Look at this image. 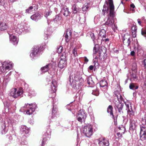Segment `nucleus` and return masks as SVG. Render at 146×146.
Masks as SVG:
<instances>
[{
  "mask_svg": "<svg viewBox=\"0 0 146 146\" xmlns=\"http://www.w3.org/2000/svg\"><path fill=\"white\" fill-rule=\"evenodd\" d=\"M108 2L106 1L103 6V9L102 10V15H104L106 12L108 13L109 9L110 13L108 16V19L106 22V25L111 27L112 29L114 30L117 29V26L114 23L113 18L114 16V7L113 4V0H108Z\"/></svg>",
  "mask_w": 146,
  "mask_h": 146,
  "instance_id": "1",
  "label": "nucleus"
},
{
  "mask_svg": "<svg viewBox=\"0 0 146 146\" xmlns=\"http://www.w3.org/2000/svg\"><path fill=\"white\" fill-rule=\"evenodd\" d=\"M83 131V133L88 137H90L93 134L92 127L89 124L84 127Z\"/></svg>",
  "mask_w": 146,
  "mask_h": 146,
  "instance_id": "2",
  "label": "nucleus"
},
{
  "mask_svg": "<svg viewBox=\"0 0 146 146\" xmlns=\"http://www.w3.org/2000/svg\"><path fill=\"white\" fill-rule=\"evenodd\" d=\"M13 64L11 62H5L2 64L0 70L3 72H5L6 70H9L13 67Z\"/></svg>",
  "mask_w": 146,
  "mask_h": 146,
  "instance_id": "3",
  "label": "nucleus"
},
{
  "mask_svg": "<svg viewBox=\"0 0 146 146\" xmlns=\"http://www.w3.org/2000/svg\"><path fill=\"white\" fill-rule=\"evenodd\" d=\"M114 108L116 111H118L119 113L121 114L123 113V108L124 104L121 102H117L115 101L114 102Z\"/></svg>",
  "mask_w": 146,
  "mask_h": 146,
  "instance_id": "4",
  "label": "nucleus"
},
{
  "mask_svg": "<svg viewBox=\"0 0 146 146\" xmlns=\"http://www.w3.org/2000/svg\"><path fill=\"white\" fill-rule=\"evenodd\" d=\"M86 117V115L84 111L83 110H80L76 116L77 119L81 123L84 121Z\"/></svg>",
  "mask_w": 146,
  "mask_h": 146,
  "instance_id": "5",
  "label": "nucleus"
},
{
  "mask_svg": "<svg viewBox=\"0 0 146 146\" xmlns=\"http://www.w3.org/2000/svg\"><path fill=\"white\" fill-rule=\"evenodd\" d=\"M23 93V91L21 89H19L17 91L16 88H14L11 90L9 94L10 96L15 98L21 95Z\"/></svg>",
  "mask_w": 146,
  "mask_h": 146,
  "instance_id": "6",
  "label": "nucleus"
},
{
  "mask_svg": "<svg viewBox=\"0 0 146 146\" xmlns=\"http://www.w3.org/2000/svg\"><path fill=\"white\" fill-rule=\"evenodd\" d=\"M66 59L65 56L63 54L61 56L60 60L59 62L58 66L60 68L62 69L66 67Z\"/></svg>",
  "mask_w": 146,
  "mask_h": 146,
  "instance_id": "7",
  "label": "nucleus"
},
{
  "mask_svg": "<svg viewBox=\"0 0 146 146\" xmlns=\"http://www.w3.org/2000/svg\"><path fill=\"white\" fill-rule=\"evenodd\" d=\"M126 108V110L127 111V113L130 117L133 116L134 114V112L133 110L131 103L128 102H124Z\"/></svg>",
  "mask_w": 146,
  "mask_h": 146,
  "instance_id": "8",
  "label": "nucleus"
},
{
  "mask_svg": "<svg viewBox=\"0 0 146 146\" xmlns=\"http://www.w3.org/2000/svg\"><path fill=\"white\" fill-rule=\"evenodd\" d=\"M51 134V132L50 129H48L46 132L44 133L43 135L45 137H44L43 139V140L42 141L41 146H43L46 143V141L47 140V138H50Z\"/></svg>",
  "mask_w": 146,
  "mask_h": 146,
  "instance_id": "9",
  "label": "nucleus"
},
{
  "mask_svg": "<svg viewBox=\"0 0 146 146\" xmlns=\"http://www.w3.org/2000/svg\"><path fill=\"white\" fill-rule=\"evenodd\" d=\"M0 130L2 134H5L8 131V127L6 126L5 121H3L0 123Z\"/></svg>",
  "mask_w": 146,
  "mask_h": 146,
  "instance_id": "10",
  "label": "nucleus"
},
{
  "mask_svg": "<svg viewBox=\"0 0 146 146\" xmlns=\"http://www.w3.org/2000/svg\"><path fill=\"white\" fill-rule=\"evenodd\" d=\"M42 49L41 46L40 47L38 46H34L33 50L30 54V56L31 58H33L34 57L36 56L37 55L38 53Z\"/></svg>",
  "mask_w": 146,
  "mask_h": 146,
  "instance_id": "11",
  "label": "nucleus"
},
{
  "mask_svg": "<svg viewBox=\"0 0 146 146\" xmlns=\"http://www.w3.org/2000/svg\"><path fill=\"white\" fill-rule=\"evenodd\" d=\"M99 145L101 146H109V140L107 138L103 137L99 139Z\"/></svg>",
  "mask_w": 146,
  "mask_h": 146,
  "instance_id": "12",
  "label": "nucleus"
},
{
  "mask_svg": "<svg viewBox=\"0 0 146 146\" xmlns=\"http://www.w3.org/2000/svg\"><path fill=\"white\" fill-rule=\"evenodd\" d=\"M36 105L35 104H31L29 105L28 108H27L26 111L27 114L30 115L35 111Z\"/></svg>",
  "mask_w": 146,
  "mask_h": 146,
  "instance_id": "13",
  "label": "nucleus"
},
{
  "mask_svg": "<svg viewBox=\"0 0 146 146\" xmlns=\"http://www.w3.org/2000/svg\"><path fill=\"white\" fill-rule=\"evenodd\" d=\"M74 80L76 81L77 82L76 84H79L80 83V85H82V82L84 81L80 74L79 73H77L75 74L74 76Z\"/></svg>",
  "mask_w": 146,
  "mask_h": 146,
  "instance_id": "14",
  "label": "nucleus"
},
{
  "mask_svg": "<svg viewBox=\"0 0 146 146\" xmlns=\"http://www.w3.org/2000/svg\"><path fill=\"white\" fill-rule=\"evenodd\" d=\"M60 12L66 17L69 16L71 14L70 12L69 11V8L66 6L61 9Z\"/></svg>",
  "mask_w": 146,
  "mask_h": 146,
  "instance_id": "15",
  "label": "nucleus"
},
{
  "mask_svg": "<svg viewBox=\"0 0 146 146\" xmlns=\"http://www.w3.org/2000/svg\"><path fill=\"white\" fill-rule=\"evenodd\" d=\"M72 13L74 14H76L79 13L81 10L80 9L76 4L72 5Z\"/></svg>",
  "mask_w": 146,
  "mask_h": 146,
  "instance_id": "16",
  "label": "nucleus"
},
{
  "mask_svg": "<svg viewBox=\"0 0 146 146\" xmlns=\"http://www.w3.org/2000/svg\"><path fill=\"white\" fill-rule=\"evenodd\" d=\"M130 130L133 131L136 128V125L135 121L133 120L130 119Z\"/></svg>",
  "mask_w": 146,
  "mask_h": 146,
  "instance_id": "17",
  "label": "nucleus"
},
{
  "mask_svg": "<svg viewBox=\"0 0 146 146\" xmlns=\"http://www.w3.org/2000/svg\"><path fill=\"white\" fill-rule=\"evenodd\" d=\"M9 38L10 40L14 45L17 44L18 40L15 36L11 35L10 36Z\"/></svg>",
  "mask_w": 146,
  "mask_h": 146,
  "instance_id": "18",
  "label": "nucleus"
},
{
  "mask_svg": "<svg viewBox=\"0 0 146 146\" xmlns=\"http://www.w3.org/2000/svg\"><path fill=\"white\" fill-rule=\"evenodd\" d=\"M50 87L52 90L54 92H55L57 90V83L55 80H52Z\"/></svg>",
  "mask_w": 146,
  "mask_h": 146,
  "instance_id": "19",
  "label": "nucleus"
},
{
  "mask_svg": "<svg viewBox=\"0 0 146 146\" xmlns=\"http://www.w3.org/2000/svg\"><path fill=\"white\" fill-rule=\"evenodd\" d=\"M41 16L39 13H36L31 17V18L33 20L37 21L39 19H40Z\"/></svg>",
  "mask_w": 146,
  "mask_h": 146,
  "instance_id": "20",
  "label": "nucleus"
},
{
  "mask_svg": "<svg viewBox=\"0 0 146 146\" xmlns=\"http://www.w3.org/2000/svg\"><path fill=\"white\" fill-rule=\"evenodd\" d=\"M7 24L3 22H0V30L1 31H4L7 30L8 28Z\"/></svg>",
  "mask_w": 146,
  "mask_h": 146,
  "instance_id": "21",
  "label": "nucleus"
},
{
  "mask_svg": "<svg viewBox=\"0 0 146 146\" xmlns=\"http://www.w3.org/2000/svg\"><path fill=\"white\" fill-rule=\"evenodd\" d=\"M72 35V33L70 30H68L67 31L66 33H65L64 35H65V40L66 42H68L69 40V39L68 38L69 36H70Z\"/></svg>",
  "mask_w": 146,
  "mask_h": 146,
  "instance_id": "22",
  "label": "nucleus"
},
{
  "mask_svg": "<svg viewBox=\"0 0 146 146\" xmlns=\"http://www.w3.org/2000/svg\"><path fill=\"white\" fill-rule=\"evenodd\" d=\"M87 83L90 86L92 87L94 84V83L93 80L91 76H90L87 78Z\"/></svg>",
  "mask_w": 146,
  "mask_h": 146,
  "instance_id": "23",
  "label": "nucleus"
},
{
  "mask_svg": "<svg viewBox=\"0 0 146 146\" xmlns=\"http://www.w3.org/2000/svg\"><path fill=\"white\" fill-rule=\"evenodd\" d=\"M20 130L21 131L25 133V134H28L29 133V130L26 126L22 125L21 126Z\"/></svg>",
  "mask_w": 146,
  "mask_h": 146,
  "instance_id": "24",
  "label": "nucleus"
},
{
  "mask_svg": "<svg viewBox=\"0 0 146 146\" xmlns=\"http://www.w3.org/2000/svg\"><path fill=\"white\" fill-rule=\"evenodd\" d=\"M100 50L99 45L97 44H95L93 48V54H96Z\"/></svg>",
  "mask_w": 146,
  "mask_h": 146,
  "instance_id": "25",
  "label": "nucleus"
},
{
  "mask_svg": "<svg viewBox=\"0 0 146 146\" xmlns=\"http://www.w3.org/2000/svg\"><path fill=\"white\" fill-rule=\"evenodd\" d=\"M108 85L106 80H101L100 82V85L101 87L103 88L105 86L107 87Z\"/></svg>",
  "mask_w": 146,
  "mask_h": 146,
  "instance_id": "26",
  "label": "nucleus"
},
{
  "mask_svg": "<svg viewBox=\"0 0 146 146\" xmlns=\"http://www.w3.org/2000/svg\"><path fill=\"white\" fill-rule=\"evenodd\" d=\"M54 104H53V108L52 111V118H53L54 116L55 115V114L57 113V109L56 108V106L54 105Z\"/></svg>",
  "mask_w": 146,
  "mask_h": 146,
  "instance_id": "27",
  "label": "nucleus"
},
{
  "mask_svg": "<svg viewBox=\"0 0 146 146\" xmlns=\"http://www.w3.org/2000/svg\"><path fill=\"white\" fill-rule=\"evenodd\" d=\"M107 112L108 113H110V115L111 116L113 115V108L112 106L109 105L107 109Z\"/></svg>",
  "mask_w": 146,
  "mask_h": 146,
  "instance_id": "28",
  "label": "nucleus"
},
{
  "mask_svg": "<svg viewBox=\"0 0 146 146\" xmlns=\"http://www.w3.org/2000/svg\"><path fill=\"white\" fill-rule=\"evenodd\" d=\"M62 17L60 14H58L56 15L55 18L54 19V21L56 23L58 21H59L62 19Z\"/></svg>",
  "mask_w": 146,
  "mask_h": 146,
  "instance_id": "29",
  "label": "nucleus"
},
{
  "mask_svg": "<svg viewBox=\"0 0 146 146\" xmlns=\"http://www.w3.org/2000/svg\"><path fill=\"white\" fill-rule=\"evenodd\" d=\"M106 31L104 29H102L100 32L99 35L100 36L104 38L106 37Z\"/></svg>",
  "mask_w": 146,
  "mask_h": 146,
  "instance_id": "30",
  "label": "nucleus"
},
{
  "mask_svg": "<svg viewBox=\"0 0 146 146\" xmlns=\"http://www.w3.org/2000/svg\"><path fill=\"white\" fill-rule=\"evenodd\" d=\"M129 88L130 89L135 90L139 88V86H135V84L131 83L130 84Z\"/></svg>",
  "mask_w": 146,
  "mask_h": 146,
  "instance_id": "31",
  "label": "nucleus"
},
{
  "mask_svg": "<svg viewBox=\"0 0 146 146\" xmlns=\"http://www.w3.org/2000/svg\"><path fill=\"white\" fill-rule=\"evenodd\" d=\"M137 71H132L131 74V78L134 79V80H137Z\"/></svg>",
  "mask_w": 146,
  "mask_h": 146,
  "instance_id": "32",
  "label": "nucleus"
},
{
  "mask_svg": "<svg viewBox=\"0 0 146 146\" xmlns=\"http://www.w3.org/2000/svg\"><path fill=\"white\" fill-rule=\"evenodd\" d=\"M146 131V125H141L140 132V134H141L143 132H145Z\"/></svg>",
  "mask_w": 146,
  "mask_h": 146,
  "instance_id": "33",
  "label": "nucleus"
},
{
  "mask_svg": "<svg viewBox=\"0 0 146 146\" xmlns=\"http://www.w3.org/2000/svg\"><path fill=\"white\" fill-rule=\"evenodd\" d=\"M141 122L143 125H146V114H145L143 117Z\"/></svg>",
  "mask_w": 146,
  "mask_h": 146,
  "instance_id": "34",
  "label": "nucleus"
},
{
  "mask_svg": "<svg viewBox=\"0 0 146 146\" xmlns=\"http://www.w3.org/2000/svg\"><path fill=\"white\" fill-rule=\"evenodd\" d=\"M54 65L55 64L53 62L50 63V64L46 65L48 70L51 68L54 69Z\"/></svg>",
  "mask_w": 146,
  "mask_h": 146,
  "instance_id": "35",
  "label": "nucleus"
},
{
  "mask_svg": "<svg viewBox=\"0 0 146 146\" xmlns=\"http://www.w3.org/2000/svg\"><path fill=\"white\" fill-rule=\"evenodd\" d=\"M130 38V36L128 34H125L124 35L123 39H122L123 42L125 40L127 39V40Z\"/></svg>",
  "mask_w": 146,
  "mask_h": 146,
  "instance_id": "36",
  "label": "nucleus"
},
{
  "mask_svg": "<svg viewBox=\"0 0 146 146\" xmlns=\"http://www.w3.org/2000/svg\"><path fill=\"white\" fill-rule=\"evenodd\" d=\"M140 137L141 140H146V132H143L141 134Z\"/></svg>",
  "mask_w": 146,
  "mask_h": 146,
  "instance_id": "37",
  "label": "nucleus"
},
{
  "mask_svg": "<svg viewBox=\"0 0 146 146\" xmlns=\"http://www.w3.org/2000/svg\"><path fill=\"white\" fill-rule=\"evenodd\" d=\"M131 70L132 71H137V65L136 63H133L132 65Z\"/></svg>",
  "mask_w": 146,
  "mask_h": 146,
  "instance_id": "38",
  "label": "nucleus"
},
{
  "mask_svg": "<svg viewBox=\"0 0 146 146\" xmlns=\"http://www.w3.org/2000/svg\"><path fill=\"white\" fill-rule=\"evenodd\" d=\"M10 80V78L8 76H6L4 79H3V82L5 83H7Z\"/></svg>",
  "mask_w": 146,
  "mask_h": 146,
  "instance_id": "39",
  "label": "nucleus"
},
{
  "mask_svg": "<svg viewBox=\"0 0 146 146\" xmlns=\"http://www.w3.org/2000/svg\"><path fill=\"white\" fill-rule=\"evenodd\" d=\"M89 8V6L88 4L85 5L82 7V9L83 11H86Z\"/></svg>",
  "mask_w": 146,
  "mask_h": 146,
  "instance_id": "40",
  "label": "nucleus"
},
{
  "mask_svg": "<svg viewBox=\"0 0 146 146\" xmlns=\"http://www.w3.org/2000/svg\"><path fill=\"white\" fill-rule=\"evenodd\" d=\"M41 70L42 72H45L47 71L48 69L46 65L45 66L41 68Z\"/></svg>",
  "mask_w": 146,
  "mask_h": 146,
  "instance_id": "41",
  "label": "nucleus"
},
{
  "mask_svg": "<svg viewBox=\"0 0 146 146\" xmlns=\"http://www.w3.org/2000/svg\"><path fill=\"white\" fill-rule=\"evenodd\" d=\"M92 94L95 96H98L99 94V91L97 89L96 90H93Z\"/></svg>",
  "mask_w": 146,
  "mask_h": 146,
  "instance_id": "42",
  "label": "nucleus"
},
{
  "mask_svg": "<svg viewBox=\"0 0 146 146\" xmlns=\"http://www.w3.org/2000/svg\"><path fill=\"white\" fill-rule=\"evenodd\" d=\"M33 9V6H30L28 9L26 10V12L28 13H31L32 11V9Z\"/></svg>",
  "mask_w": 146,
  "mask_h": 146,
  "instance_id": "43",
  "label": "nucleus"
},
{
  "mask_svg": "<svg viewBox=\"0 0 146 146\" xmlns=\"http://www.w3.org/2000/svg\"><path fill=\"white\" fill-rule=\"evenodd\" d=\"M63 50V48L62 46H60L57 48V52L58 53H61Z\"/></svg>",
  "mask_w": 146,
  "mask_h": 146,
  "instance_id": "44",
  "label": "nucleus"
},
{
  "mask_svg": "<svg viewBox=\"0 0 146 146\" xmlns=\"http://www.w3.org/2000/svg\"><path fill=\"white\" fill-rule=\"evenodd\" d=\"M22 30H20L18 28H16L15 29V31L18 34L21 35L22 32Z\"/></svg>",
  "mask_w": 146,
  "mask_h": 146,
  "instance_id": "45",
  "label": "nucleus"
},
{
  "mask_svg": "<svg viewBox=\"0 0 146 146\" xmlns=\"http://www.w3.org/2000/svg\"><path fill=\"white\" fill-rule=\"evenodd\" d=\"M77 50L76 48H74L73 50L72 53L75 57H76L77 56Z\"/></svg>",
  "mask_w": 146,
  "mask_h": 146,
  "instance_id": "46",
  "label": "nucleus"
},
{
  "mask_svg": "<svg viewBox=\"0 0 146 146\" xmlns=\"http://www.w3.org/2000/svg\"><path fill=\"white\" fill-rule=\"evenodd\" d=\"M66 108L68 109V110L71 111L73 108L71 107V106L70 104H68L66 106Z\"/></svg>",
  "mask_w": 146,
  "mask_h": 146,
  "instance_id": "47",
  "label": "nucleus"
},
{
  "mask_svg": "<svg viewBox=\"0 0 146 146\" xmlns=\"http://www.w3.org/2000/svg\"><path fill=\"white\" fill-rule=\"evenodd\" d=\"M90 35L92 39L94 41V40L96 38V37L94 35V34L92 33H91L90 34Z\"/></svg>",
  "mask_w": 146,
  "mask_h": 146,
  "instance_id": "48",
  "label": "nucleus"
},
{
  "mask_svg": "<svg viewBox=\"0 0 146 146\" xmlns=\"http://www.w3.org/2000/svg\"><path fill=\"white\" fill-rule=\"evenodd\" d=\"M131 29L133 32H136L137 30V27L135 25H133Z\"/></svg>",
  "mask_w": 146,
  "mask_h": 146,
  "instance_id": "49",
  "label": "nucleus"
},
{
  "mask_svg": "<svg viewBox=\"0 0 146 146\" xmlns=\"http://www.w3.org/2000/svg\"><path fill=\"white\" fill-rule=\"evenodd\" d=\"M69 81L71 84L72 82H73V81H74V79H73V77L72 76H69Z\"/></svg>",
  "mask_w": 146,
  "mask_h": 146,
  "instance_id": "50",
  "label": "nucleus"
},
{
  "mask_svg": "<svg viewBox=\"0 0 146 146\" xmlns=\"http://www.w3.org/2000/svg\"><path fill=\"white\" fill-rule=\"evenodd\" d=\"M30 104H25L24 106L21 108V110H23V108H28V107L29 105Z\"/></svg>",
  "mask_w": 146,
  "mask_h": 146,
  "instance_id": "51",
  "label": "nucleus"
},
{
  "mask_svg": "<svg viewBox=\"0 0 146 146\" xmlns=\"http://www.w3.org/2000/svg\"><path fill=\"white\" fill-rule=\"evenodd\" d=\"M135 6L133 3H132L130 5V9H132L133 11V9L135 8Z\"/></svg>",
  "mask_w": 146,
  "mask_h": 146,
  "instance_id": "52",
  "label": "nucleus"
},
{
  "mask_svg": "<svg viewBox=\"0 0 146 146\" xmlns=\"http://www.w3.org/2000/svg\"><path fill=\"white\" fill-rule=\"evenodd\" d=\"M119 100H118V102H120V101H123V99L122 96L120 94L119 95Z\"/></svg>",
  "mask_w": 146,
  "mask_h": 146,
  "instance_id": "53",
  "label": "nucleus"
},
{
  "mask_svg": "<svg viewBox=\"0 0 146 146\" xmlns=\"http://www.w3.org/2000/svg\"><path fill=\"white\" fill-rule=\"evenodd\" d=\"M131 42V40L130 38H129V39H128L127 40V46H130Z\"/></svg>",
  "mask_w": 146,
  "mask_h": 146,
  "instance_id": "54",
  "label": "nucleus"
},
{
  "mask_svg": "<svg viewBox=\"0 0 146 146\" xmlns=\"http://www.w3.org/2000/svg\"><path fill=\"white\" fill-rule=\"evenodd\" d=\"M118 117V115H116L115 117L114 116V115H111V117L113 119V120H117V117Z\"/></svg>",
  "mask_w": 146,
  "mask_h": 146,
  "instance_id": "55",
  "label": "nucleus"
},
{
  "mask_svg": "<svg viewBox=\"0 0 146 146\" xmlns=\"http://www.w3.org/2000/svg\"><path fill=\"white\" fill-rule=\"evenodd\" d=\"M94 66L95 67V68H96L97 66H98L99 64L97 62L94 61Z\"/></svg>",
  "mask_w": 146,
  "mask_h": 146,
  "instance_id": "56",
  "label": "nucleus"
},
{
  "mask_svg": "<svg viewBox=\"0 0 146 146\" xmlns=\"http://www.w3.org/2000/svg\"><path fill=\"white\" fill-rule=\"evenodd\" d=\"M5 2L4 0H0V5H4Z\"/></svg>",
  "mask_w": 146,
  "mask_h": 146,
  "instance_id": "57",
  "label": "nucleus"
},
{
  "mask_svg": "<svg viewBox=\"0 0 146 146\" xmlns=\"http://www.w3.org/2000/svg\"><path fill=\"white\" fill-rule=\"evenodd\" d=\"M132 36L133 38H135L136 36V32H132Z\"/></svg>",
  "mask_w": 146,
  "mask_h": 146,
  "instance_id": "58",
  "label": "nucleus"
},
{
  "mask_svg": "<svg viewBox=\"0 0 146 146\" xmlns=\"http://www.w3.org/2000/svg\"><path fill=\"white\" fill-rule=\"evenodd\" d=\"M33 7V8H34L35 10H36L38 9V6L37 5H35Z\"/></svg>",
  "mask_w": 146,
  "mask_h": 146,
  "instance_id": "59",
  "label": "nucleus"
},
{
  "mask_svg": "<svg viewBox=\"0 0 146 146\" xmlns=\"http://www.w3.org/2000/svg\"><path fill=\"white\" fill-rule=\"evenodd\" d=\"M143 63L144 64V66L146 69V59H145L144 60Z\"/></svg>",
  "mask_w": 146,
  "mask_h": 146,
  "instance_id": "60",
  "label": "nucleus"
},
{
  "mask_svg": "<svg viewBox=\"0 0 146 146\" xmlns=\"http://www.w3.org/2000/svg\"><path fill=\"white\" fill-rule=\"evenodd\" d=\"M46 36H45L44 37V39H47L48 38V37H49L50 36V35L48 34H46Z\"/></svg>",
  "mask_w": 146,
  "mask_h": 146,
  "instance_id": "61",
  "label": "nucleus"
},
{
  "mask_svg": "<svg viewBox=\"0 0 146 146\" xmlns=\"http://www.w3.org/2000/svg\"><path fill=\"white\" fill-rule=\"evenodd\" d=\"M117 136L119 137H122V135L120 133H119V132L117 133Z\"/></svg>",
  "mask_w": 146,
  "mask_h": 146,
  "instance_id": "62",
  "label": "nucleus"
},
{
  "mask_svg": "<svg viewBox=\"0 0 146 146\" xmlns=\"http://www.w3.org/2000/svg\"><path fill=\"white\" fill-rule=\"evenodd\" d=\"M102 49H101L100 50L98 51V56L100 57L101 56V53L102 52Z\"/></svg>",
  "mask_w": 146,
  "mask_h": 146,
  "instance_id": "63",
  "label": "nucleus"
},
{
  "mask_svg": "<svg viewBox=\"0 0 146 146\" xmlns=\"http://www.w3.org/2000/svg\"><path fill=\"white\" fill-rule=\"evenodd\" d=\"M130 54L131 56H134L135 54V52L134 51H131V52Z\"/></svg>",
  "mask_w": 146,
  "mask_h": 146,
  "instance_id": "64",
  "label": "nucleus"
}]
</instances>
